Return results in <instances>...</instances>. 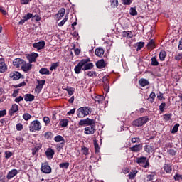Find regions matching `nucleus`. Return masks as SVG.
I'll list each match as a JSON object with an SVG mask.
<instances>
[{"mask_svg": "<svg viewBox=\"0 0 182 182\" xmlns=\"http://www.w3.org/2000/svg\"><path fill=\"white\" fill-rule=\"evenodd\" d=\"M90 62V59L86 58L81 60L75 67L74 70L77 75H79L82 70H89L93 68V63Z\"/></svg>", "mask_w": 182, "mask_h": 182, "instance_id": "f257e3e1", "label": "nucleus"}, {"mask_svg": "<svg viewBox=\"0 0 182 182\" xmlns=\"http://www.w3.org/2000/svg\"><path fill=\"white\" fill-rule=\"evenodd\" d=\"M92 108L89 107H82L77 109V117L82 119L85 117V116H89L92 113Z\"/></svg>", "mask_w": 182, "mask_h": 182, "instance_id": "f03ea898", "label": "nucleus"}, {"mask_svg": "<svg viewBox=\"0 0 182 182\" xmlns=\"http://www.w3.org/2000/svg\"><path fill=\"white\" fill-rule=\"evenodd\" d=\"M41 129H42V124H41V122L37 119L31 122L29 125V130L32 133H35V132H39Z\"/></svg>", "mask_w": 182, "mask_h": 182, "instance_id": "7ed1b4c3", "label": "nucleus"}, {"mask_svg": "<svg viewBox=\"0 0 182 182\" xmlns=\"http://www.w3.org/2000/svg\"><path fill=\"white\" fill-rule=\"evenodd\" d=\"M149 120V117H139L132 122V126H134L135 127H141V126L146 124Z\"/></svg>", "mask_w": 182, "mask_h": 182, "instance_id": "20e7f679", "label": "nucleus"}, {"mask_svg": "<svg viewBox=\"0 0 182 182\" xmlns=\"http://www.w3.org/2000/svg\"><path fill=\"white\" fill-rule=\"evenodd\" d=\"M136 163L141 166V167H144V168H147L150 166V163H149V160L146 156H141L136 159Z\"/></svg>", "mask_w": 182, "mask_h": 182, "instance_id": "39448f33", "label": "nucleus"}, {"mask_svg": "<svg viewBox=\"0 0 182 182\" xmlns=\"http://www.w3.org/2000/svg\"><path fill=\"white\" fill-rule=\"evenodd\" d=\"M41 171L45 174H50L52 173V168L49 166V163L45 162L41 164Z\"/></svg>", "mask_w": 182, "mask_h": 182, "instance_id": "423d86ee", "label": "nucleus"}, {"mask_svg": "<svg viewBox=\"0 0 182 182\" xmlns=\"http://www.w3.org/2000/svg\"><path fill=\"white\" fill-rule=\"evenodd\" d=\"M54 141L56 143H60V144L57 145L58 149H59V150H60L61 149H63V146H65V138H63V136L60 135H58L55 136Z\"/></svg>", "mask_w": 182, "mask_h": 182, "instance_id": "0eeeda50", "label": "nucleus"}, {"mask_svg": "<svg viewBox=\"0 0 182 182\" xmlns=\"http://www.w3.org/2000/svg\"><path fill=\"white\" fill-rule=\"evenodd\" d=\"M92 124H95V121L89 118L81 119L79 122V126H92Z\"/></svg>", "mask_w": 182, "mask_h": 182, "instance_id": "6e6552de", "label": "nucleus"}, {"mask_svg": "<svg viewBox=\"0 0 182 182\" xmlns=\"http://www.w3.org/2000/svg\"><path fill=\"white\" fill-rule=\"evenodd\" d=\"M102 82L104 83V90H105L107 93H109V90H110V82H109V77H103Z\"/></svg>", "mask_w": 182, "mask_h": 182, "instance_id": "1a4fd4ad", "label": "nucleus"}, {"mask_svg": "<svg viewBox=\"0 0 182 182\" xmlns=\"http://www.w3.org/2000/svg\"><path fill=\"white\" fill-rule=\"evenodd\" d=\"M84 130L85 134H95L96 132V126L95 124L90 125L89 127H85Z\"/></svg>", "mask_w": 182, "mask_h": 182, "instance_id": "9d476101", "label": "nucleus"}, {"mask_svg": "<svg viewBox=\"0 0 182 182\" xmlns=\"http://www.w3.org/2000/svg\"><path fill=\"white\" fill-rule=\"evenodd\" d=\"M19 173L18 170L16 169H12L9 171V173L6 175L7 180H12L15 176H17V174Z\"/></svg>", "mask_w": 182, "mask_h": 182, "instance_id": "9b49d317", "label": "nucleus"}, {"mask_svg": "<svg viewBox=\"0 0 182 182\" xmlns=\"http://www.w3.org/2000/svg\"><path fill=\"white\" fill-rule=\"evenodd\" d=\"M142 149H143V144H141L134 145L129 148V150L131 151H133V153H139V151H141Z\"/></svg>", "mask_w": 182, "mask_h": 182, "instance_id": "f8f14e48", "label": "nucleus"}, {"mask_svg": "<svg viewBox=\"0 0 182 182\" xmlns=\"http://www.w3.org/2000/svg\"><path fill=\"white\" fill-rule=\"evenodd\" d=\"M46 80H37V86L36 87V92H41V90H42V89H43V86H45V83H46Z\"/></svg>", "mask_w": 182, "mask_h": 182, "instance_id": "ddd939ff", "label": "nucleus"}, {"mask_svg": "<svg viewBox=\"0 0 182 182\" xmlns=\"http://www.w3.org/2000/svg\"><path fill=\"white\" fill-rule=\"evenodd\" d=\"M21 76L22 75L18 71H15L9 74V77L13 79V80H19V78L21 77Z\"/></svg>", "mask_w": 182, "mask_h": 182, "instance_id": "4468645a", "label": "nucleus"}, {"mask_svg": "<svg viewBox=\"0 0 182 182\" xmlns=\"http://www.w3.org/2000/svg\"><path fill=\"white\" fill-rule=\"evenodd\" d=\"M39 55L36 53H33L31 54H28L27 55V59L29 61L30 63H32V62H36V58H38Z\"/></svg>", "mask_w": 182, "mask_h": 182, "instance_id": "2eb2a0df", "label": "nucleus"}, {"mask_svg": "<svg viewBox=\"0 0 182 182\" xmlns=\"http://www.w3.org/2000/svg\"><path fill=\"white\" fill-rule=\"evenodd\" d=\"M8 69L6 64H5V60L0 58V73H4Z\"/></svg>", "mask_w": 182, "mask_h": 182, "instance_id": "dca6fc26", "label": "nucleus"}, {"mask_svg": "<svg viewBox=\"0 0 182 182\" xmlns=\"http://www.w3.org/2000/svg\"><path fill=\"white\" fill-rule=\"evenodd\" d=\"M24 60L21 58H16L13 61V65L15 68H22V65L23 64Z\"/></svg>", "mask_w": 182, "mask_h": 182, "instance_id": "f3484780", "label": "nucleus"}, {"mask_svg": "<svg viewBox=\"0 0 182 182\" xmlns=\"http://www.w3.org/2000/svg\"><path fill=\"white\" fill-rule=\"evenodd\" d=\"M21 69L23 72H29V70L32 69V64H31V63H26V62L23 61Z\"/></svg>", "mask_w": 182, "mask_h": 182, "instance_id": "a211bd4d", "label": "nucleus"}, {"mask_svg": "<svg viewBox=\"0 0 182 182\" xmlns=\"http://www.w3.org/2000/svg\"><path fill=\"white\" fill-rule=\"evenodd\" d=\"M55 155V151L53 149L48 148L46 151V156L48 160H52L53 159V156Z\"/></svg>", "mask_w": 182, "mask_h": 182, "instance_id": "6ab92c4d", "label": "nucleus"}, {"mask_svg": "<svg viewBox=\"0 0 182 182\" xmlns=\"http://www.w3.org/2000/svg\"><path fill=\"white\" fill-rule=\"evenodd\" d=\"M33 46L35 48V49H38V50L43 49L45 48V41H39L38 43H35L33 44Z\"/></svg>", "mask_w": 182, "mask_h": 182, "instance_id": "aec40b11", "label": "nucleus"}, {"mask_svg": "<svg viewBox=\"0 0 182 182\" xmlns=\"http://www.w3.org/2000/svg\"><path fill=\"white\" fill-rule=\"evenodd\" d=\"M65 12H66V10L65 9V8H62L58 11L56 16L58 21H60V19H62V18L65 16Z\"/></svg>", "mask_w": 182, "mask_h": 182, "instance_id": "412c9836", "label": "nucleus"}, {"mask_svg": "<svg viewBox=\"0 0 182 182\" xmlns=\"http://www.w3.org/2000/svg\"><path fill=\"white\" fill-rule=\"evenodd\" d=\"M96 66L98 69H103V68H106V63H105V60L101 59L96 63Z\"/></svg>", "mask_w": 182, "mask_h": 182, "instance_id": "4be33fe9", "label": "nucleus"}, {"mask_svg": "<svg viewBox=\"0 0 182 182\" xmlns=\"http://www.w3.org/2000/svg\"><path fill=\"white\" fill-rule=\"evenodd\" d=\"M95 55L98 58H102V56L105 55V50H103L102 48H97V49H95Z\"/></svg>", "mask_w": 182, "mask_h": 182, "instance_id": "5701e85b", "label": "nucleus"}, {"mask_svg": "<svg viewBox=\"0 0 182 182\" xmlns=\"http://www.w3.org/2000/svg\"><path fill=\"white\" fill-rule=\"evenodd\" d=\"M163 168L168 174H170L173 171V168L169 164H165Z\"/></svg>", "mask_w": 182, "mask_h": 182, "instance_id": "b1692460", "label": "nucleus"}, {"mask_svg": "<svg viewBox=\"0 0 182 182\" xmlns=\"http://www.w3.org/2000/svg\"><path fill=\"white\" fill-rule=\"evenodd\" d=\"M24 100L26 102H33V100H35V96L31 94H26L24 96Z\"/></svg>", "mask_w": 182, "mask_h": 182, "instance_id": "393cba45", "label": "nucleus"}, {"mask_svg": "<svg viewBox=\"0 0 182 182\" xmlns=\"http://www.w3.org/2000/svg\"><path fill=\"white\" fill-rule=\"evenodd\" d=\"M18 107L19 106H18V105L16 104L13 105L11 108L10 109L9 114L12 115L14 114V113H16V112H18Z\"/></svg>", "mask_w": 182, "mask_h": 182, "instance_id": "a878e982", "label": "nucleus"}, {"mask_svg": "<svg viewBox=\"0 0 182 182\" xmlns=\"http://www.w3.org/2000/svg\"><path fill=\"white\" fill-rule=\"evenodd\" d=\"M144 151L150 154V153H153L154 151V146L151 145H146L144 146Z\"/></svg>", "mask_w": 182, "mask_h": 182, "instance_id": "bb28decb", "label": "nucleus"}, {"mask_svg": "<svg viewBox=\"0 0 182 182\" xmlns=\"http://www.w3.org/2000/svg\"><path fill=\"white\" fill-rule=\"evenodd\" d=\"M139 83L140 85V86H141L142 87H144L146 86H149V82L147 80L141 78L139 80Z\"/></svg>", "mask_w": 182, "mask_h": 182, "instance_id": "cd10ccee", "label": "nucleus"}, {"mask_svg": "<svg viewBox=\"0 0 182 182\" xmlns=\"http://www.w3.org/2000/svg\"><path fill=\"white\" fill-rule=\"evenodd\" d=\"M122 36L124 38H133V33H132V31H123Z\"/></svg>", "mask_w": 182, "mask_h": 182, "instance_id": "c85d7f7f", "label": "nucleus"}, {"mask_svg": "<svg viewBox=\"0 0 182 182\" xmlns=\"http://www.w3.org/2000/svg\"><path fill=\"white\" fill-rule=\"evenodd\" d=\"M95 103H98V105H100L102 103H103V100H105V97L102 95H97V97H95Z\"/></svg>", "mask_w": 182, "mask_h": 182, "instance_id": "c756f323", "label": "nucleus"}, {"mask_svg": "<svg viewBox=\"0 0 182 182\" xmlns=\"http://www.w3.org/2000/svg\"><path fill=\"white\" fill-rule=\"evenodd\" d=\"M137 173H138L137 170L131 171L128 175L129 180L134 179V177H136V176L137 175Z\"/></svg>", "mask_w": 182, "mask_h": 182, "instance_id": "7c9ffc66", "label": "nucleus"}, {"mask_svg": "<svg viewBox=\"0 0 182 182\" xmlns=\"http://www.w3.org/2000/svg\"><path fill=\"white\" fill-rule=\"evenodd\" d=\"M148 49H154L156 48V43H154V40H150V41L147 44Z\"/></svg>", "mask_w": 182, "mask_h": 182, "instance_id": "2f4dec72", "label": "nucleus"}, {"mask_svg": "<svg viewBox=\"0 0 182 182\" xmlns=\"http://www.w3.org/2000/svg\"><path fill=\"white\" fill-rule=\"evenodd\" d=\"M39 73H41V75H50V72L46 68H41L39 70Z\"/></svg>", "mask_w": 182, "mask_h": 182, "instance_id": "473e14b6", "label": "nucleus"}, {"mask_svg": "<svg viewBox=\"0 0 182 182\" xmlns=\"http://www.w3.org/2000/svg\"><path fill=\"white\" fill-rule=\"evenodd\" d=\"M166 56H167V53H166V51L162 50L159 53V59L160 60H164L166 59Z\"/></svg>", "mask_w": 182, "mask_h": 182, "instance_id": "72a5a7b5", "label": "nucleus"}, {"mask_svg": "<svg viewBox=\"0 0 182 182\" xmlns=\"http://www.w3.org/2000/svg\"><path fill=\"white\" fill-rule=\"evenodd\" d=\"M68 123H69V121L68 119H61L60 122V125L61 126V127H66L68 126Z\"/></svg>", "mask_w": 182, "mask_h": 182, "instance_id": "f704fd0d", "label": "nucleus"}, {"mask_svg": "<svg viewBox=\"0 0 182 182\" xmlns=\"http://www.w3.org/2000/svg\"><path fill=\"white\" fill-rule=\"evenodd\" d=\"M154 177H156V173H151L149 175L146 176V181H151L154 180Z\"/></svg>", "mask_w": 182, "mask_h": 182, "instance_id": "c9c22d12", "label": "nucleus"}, {"mask_svg": "<svg viewBox=\"0 0 182 182\" xmlns=\"http://www.w3.org/2000/svg\"><path fill=\"white\" fill-rule=\"evenodd\" d=\"M94 147L96 154H98L100 150V147L99 146V144L96 141H94Z\"/></svg>", "mask_w": 182, "mask_h": 182, "instance_id": "e433bc0d", "label": "nucleus"}, {"mask_svg": "<svg viewBox=\"0 0 182 182\" xmlns=\"http://www.w3.org/2000/svg\"><path fill=\"white\" fill-rule=\"evenodd\" d=\"M69 18V16L68 15H66L65 16V18L63 19L59 23H58V26H63L65 25V23H66V22H68V18Z\"/></svg>", "mask_w": 182, "mask_h": 182, "instance_id": "4c0bfd02", "label": "nucleus"}, {"mask_svg": "<svg viewBox=\"0 0 182 182\" xmlns=\"http://www.w3.org/2000/svg\"><path fill=\"white\" fill-rule=\"evenodd\" d=\"M59 166H60V168L68 169V168H69V162L61 163L59 164Z\"/></svg>", "mask_w": 182, "mask_h": 182, "instance_id": "58836bf2", "label": "nucleus"}, {"mask_svg": "<svg viewBox=\"0 0 182 182\" xmlns=\"http://www.w3.org/2000/svg\"><path fill=\"white\" fill-rule=\"evenodd\" d=\"M151 65L152 66H159V61H157V58L156 57H153L151 58Z\"/></svg>", "mask_w": 182, "mask_h": 182, "instance_id": "ea45409f", "label": "nucleus"}, {"mask_svg": "<svg viewBox=\"0 0 182 182\" xmlns=\"http://www.w3.org/2000/svg\"><path fill=\"white\" fill-rule=\"evenodd\" d=\"M57 68H59V63H53L50 68V70H55Z\"/></svg>", "mask_w": 182, "mask_h": 182, "instance_id": "a19ab883", "label": "nucleus"}, {"mask_svg": "<svg viewBox=\"0 0 182 182\" xmlns=\"http://www.w3.org/2000/svg\"><path fill=\"white\" fill-rule=\"evenodd\" d=\"M178 127H180V124H176L172 129L171 133H177L178 132Z\"/></svg>", "mask_w": 182, "mask_h": 182, "instance_id": "79ce46f5", "label": "nucleus"}, {"mask_svg": "<svg viewBox=\"0 0 182 182\" xmlns=\"http://www.w3.org/2000/svg\"><path fill=\"white\" fill-rule=\"evenodd\" d=\"M96 75V72L95 71H88L85 73V76H89V77H92V76H95Z\"/></svg>", "mask_w": 182, "mask_h": 182, "instance_id": "37998d69", "label": "nucleus"}, {"mask_svg": "<svg viewBox=\"0 0 182 182\" xmlns=\"http://www.w3.org/2000/svg\"><path fill=\"white\" fill-rule=\"evenodd\" d=\"M66 91L68 92V93L70 96H72V95H73V93H75V88L68 87L66 89Z\"/></svg>", "mask_w": 182, "mask_h": 182, "instance_id": "c03bdc74", "label": "nucleus"}, {"mask_svg": "<svg viewBox=\"0 0 182 182\" xmlns=\"http://www.w3.org/2000/svg\"><path fill=\"white\" fill-rule=\"evenodd\" d=\"M129 14H130V15H132V16H136V15H137V11H136L134 8L132 7V8L130 9V12H129Z\"/></svg>", "mask_w": 182, "mask_h": 182, "instance_id": "a18cd8bd", "label": "nucleus"}, {"mask_svg": "<svg viewBox=\"0 0 182 182\" xmlns=\"http://www.w3.org/2000/svg\"><path fill=\"white\" fill-rule=\"evenodd\" d=\"M23 118L24 119V120H31V119L32 118V115H30L28 113L24 114L23 115Z\"/></svg>", "mask_w": 182, "mask_h": 182, "instance_id": "49530a36", "label": "nucleus"}, {"mask_svg": "<svg viewBox=\"0 0 182 182\" xmlns=\"http://www.w3.org/2000/svg\"><path fill=\"white\" fill-rule=\"evenodd\" d=\"M39 150H41V146H36L34 149H33V151H32L33 156H35V154H36V153H38Z\"/></svg>", "mask_w": 182, "mask_h": 182, "instance_id": "de8ad7c7", "label": "nucleus"}, {"mask_svg": "<svg viewBox=\"0 0 182 182\" xmlns=\"http://www.w3.org/2000/svg\"><path fill=\"white\" fill-rule=\"evenodd\" d=\"M82 153H83V154H85V156H87V154H89V149H87V147L83 146L82 148Z\"/></svg>", "mask_w": 182, "mask_h": 182, "instance_id": "09e8293b", "label": "nucleus"}, {"mask_svg": "<svg viewBox=\"0 0 182 182\" xmlns=\"http://www.w3.org/2000/svg\"><path fill=\"white\" fill-rule=\"evenodd\" d=\"M111 5L112 6H117V5H119V0H111Z\"/></svg>", "mask_w": 182, "mask_h": 182, "instance_id": "8fccbe9b", "label": "nucleus"}, {"mask_svg": "<svg viewBox=\"0 0 182 182\" xmlns=\"http://www.w3.org/2000/svg\"><path fill=\"white\" fill-rule=\"evenodd\" d=\"M16 129L18 132H21V130H22L23 129V125H22V124H21V123H18L16 124Z\"/></svg>", "mask_w": 182, "mask_h": 182, "instance_id": "3c124183", "label": "nucleus"}, {"mask_svg": "<svg viewBox=\"0 0 182 182\" xmlns=\"http://www.w3.org/2000/svg\"><path fill=\"white\" fill-rule=\"evenodd\" d=\"M43 120L45 124H46V125H48V124H49V123H50V119H49L48 117H44Z\"/></svg>", "mask_w": 182, "mask_h": 182, "instance_id": "603ef678", "label": "nucleus"}, {"mask_svg": "<svg viewBox=\"0 0 182 182\" xmlns=\"http://www.w3.org/2000/svg\"><path fill=\"white\" fill-rule=\"evenodd\" d=\"M182 59V53H179L175 55L176 60H181Z\"/></svg>", "mask_w": 182, "mask_h": 182, "instance_id": "864d4df0", "label": "nucleus"}, {"mask_svg": "<svg viewBox=\"0 0 182 182\" xmlns=\"http://www.w3.org/2000/svg\"><path fill=\"white\" fill-rule=\"evenodd\" d=\"M164 107H166V102H162L160 105H159V110L160 112H164Z\"/></svg>", "mask_w": 182, "mask_h": 182, "instance_id": "5fc2aeb1", "label": "nucleus"}, {"mask_svg": "<svg viewBox=\"0 0 182 182\" xmlns=\"http://www.w3.org/2000/svg\"><path fill=\"white\" fill-rule=\"evenodd\" d=\"M52 136H53L52 132H46L44 137L46 139H50L52 137Z\"/></svg>", "mask_w": 182, "mask_h": 182, "instance_id": "6e6d98bb", "label": "nucleus"}, {"mask_svg": "<svg viewBox=\"0 0 182 182\" xmlns=\"http://www.w3.org/2000/svg\"><path fill=\"white\" fill-rule=\"evenodd\" d=\"M131 141L132 143L134 144V143H139L140 141V138L139 137H134V138H132L131 139Z\"/></svg>", "mask_w": 182, "mask_h": 182, "instance_id": "4d7b16f0", "label": "nucleus"}, {"mask_svg": "<svg viewBox=\"0 0 182 182\" xmlns=\"http://www.w3.org/2000/svg\"><path fill=\"white\" fill-rule=\"evenodd\" d=\"M133 2V0H122L123 5H130Z\"/></svg>", "mask_w": 182, "mask_h": 182, "instance_id": "13d9d810", "label": "nucleus"}, {"mask_svg": "<svg viewBox=\"0 0 182 182\" xmlns=\"http://www.w3.org/2000/svg\"><path fill=\"white\" fill-rule=\"evenodd\" d=\"M164 120H167V121L170 120V119H171V114H165L164 115Z\"/></svg>", "mask_w": 182, "mask_h": 182, "instance_id": "bf43d9fd", "label": "nucleus"}, {"mask_svg": "<svg viewBox=\"0 0 182 182\" xmlns=\"http://www.w3.org/2000/svg\"><path fill=\"white\" fill-rule=\"evenodd\" d=\"M144 43H143V42H139V43H138V47H137V48H136V50H140L142 48H144Z\"/></svg>", "mask_w": 182, "mask_h": 182, "instance_id": "052dcab7", "label": "nucleus"}, {"mask_svg": "<svg viewBox=\"0 0 182 182\" xmlns=\"http://www.w3.org/2000/svg\"><path fill=\"white\" fill-rule=\"evenodd\" d=\"M181 178H182V176L180 174H176L174 176V180H176V181L181 180Z\"/></svg>", "mask_w": 182, "mask_h": 182, "instance_id": "680f3d73", "label": "nucleus"}, {"mask_svg": "<svg viewBox=\"0 0 182 182\" xmlns=\"http://www.w3.org/2000/svg\"><path fill=\"white\" fill-rule=\"evenodd\" d=\"M12 156V152L11 151H6L5 152V157L6 159H10V157Z\"/></svg>", "mask_w": 182, "mask_h": 182, "instance_id": "e2e57ef3", "label": "nucleus"}, {"mask_svg": "<svg viewBox=\"0 0 182 182\" xmlns=\"http://www.w3.org/2000/svg\"><path fill=\"white\" fill-rule=\"evenodd\" d=\"M32 17V14L28 13L26 16H24L25 21H28V19H31Z\"/></svg>", "mask_w": 182, "mask_h": 182, "instance_id": "0e129e2a", "label": "nucleus"}, {"mask_svg": "<svg viewBox=\"0 0 182 182\" xmlns=\"http://www.w3.org/2000/svg\"><path fill=\"white\" fill-rule=\"evenodd\" d=\"M168 154H171V156H176V154L177 153L174 149H169L168 151Z\"/></svg>", "mask_w": 182, "mask_h": 182, "instance_id": "69168bd1", "label": "nucleus"}, {"mask_svg": "<svg viewBox=\"0 0 182 182\" xmlns=\"http://www.w3.org/2000/svg\"><path fill=\"white\" fill-rule=\"evenodd\" d=\"M22 100H23V97H22V96H19L14 100V102H16V103H19V102H22Z\"/></svg>", "mask_w": 182, "mask_h": 182, "instance_id": "338daca9", "label": "nucleus"}, {"mask_svg": "<svg viewBox=\"0 0 182 182\" xmlns=\"http://www.w3.org/2000/svg\"><path fill=\"white\" fill-rule=\"evenodd\" d=\"M4 116H6V109L0 111V118L4 117Z\"/></svg>", "mask_w": 182, "mask_h": 182, "instance_id": "774afa93", "label": "nucleus"}]
</instances>
